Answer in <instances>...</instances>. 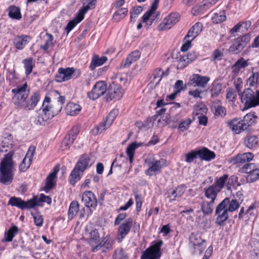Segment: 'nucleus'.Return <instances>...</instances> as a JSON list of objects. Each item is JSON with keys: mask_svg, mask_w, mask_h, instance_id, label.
Segmentation results:
<instances>
[{"mask_svg": "<svg viewBox=\"0 0 259 259\" xmlns=\"http://www.w3.org/2000/svg\"><path fill=\"white\" fill-rule=\"evenodd\" d=\"M159 15V13L147 12L142 17L143 22L148 26H151Z\"/></svg>", "mask_w": 259, "mask_h": 259, "instance_id": "c756f323", "label": "nucleus"}, {"mask_svg": "<svg viewBox=\"0 0 259 259\" xmlns=\"http://www.w3.org/2000/svg\"><path fill=\"white\" fill-rule=\"evenodd\" d=\"M242 170L246 174V181L248 183L254 182L259 179V168L254 163L244 164Z\"/></svg>", "mask_w": 259, "mask_h": 259, "instance_id": "9d476101", "label": "nucleus"}, {"mask_svg": "<svg viewBox=\"0 0 259 259\" xmlns=\"http://www.w3.org/2000/svg\"><path fill=\"white\" fill-rule=\"evenodd\" d=\"M228 179V175L227 174H224L223 176L219 178H215L214 183L212 185L220 192L224 188L225 184H226Z\"/></svg>", "mask_w": 259, "mask_h": 259, "instance_id": "c9c22d12", "label": "nucleus"}, {"mask_svg": "<svg viewBox=\"0 0 259 259\" xmlns=\"http://www.w3.org/2000/svg\"><path fill=\"white\" fill-rule=\"evenodd\" d=\"M82 201L87 207L90 208V214L96 210L97 200L92 192L90 191L84 192L82 196Z\"/></svg>", "mask_w": 259, "mask_h": 259, "instance_id": "f8f14e48", "label": "nucleus"}, {"mask_svg": "<svg viewBox=\"0 0 259 259\" xmlns=\"http://www.w3.org/2000/svg\"><path fill=\"white\" fill-rule=\"evenodd\" d=\"M138 147V146L136 143H132L126 149V154L129 157V160L131 163L133 161L135 151Z\"/></svg>", "mask_w": 259, "mask_h": 259, "instance_id": "5fc2aeb1", "label": "nucleus"}, {"mask_svg": "<svg viewBox=\"0 0 259 259\" xmlns=\"http://www.w3.org/2000/svg\"><path fill=\"white\" fill-rule=\"evenodd\" d=\"M248 62L244 58H241L238 59L234 64L232 66V75L234 77L238 75L239 72L241 69H245L248 66Z\"/></svg>", "mask_w": 259, "mask_h": 259, "instance_id": "6ab92c4d", "label": "nucleus"}, {"mask_svg": "<svg viewBox=\"0 0 259 259\" xmlns=\"http://www.w3.org/2000/svg\"><path fill=\"white\" fill-rule=\"evenodd\" d=\"M242 103L244 104V109H249L259 105V90L253 91L250 88L244 90L239 93Z\"/></svg>", "mask_w": 259, "mask_h": 259, "instance_id": "7ed1b4c3", "label": "nucleus"}, {"mask_svg": "<svg viewBox=\"0 0 259 259\" xmlns=\"http://www.w3.org/2000/svg\"><path fill=\"white\" fill-rule=\"evenodd\" d=\"M253 158V155L251 152H246L238 154L235 158V161L237 163H245L249 162Z\"/></svg>", "mask_w": 259, "mask_h": 259, "instance_id": "473e14b6", "label": "nucleus"}, {"mask_svg": "<svg viewBox=\"0 0 259 259\" xmlns=\"http://www.w3.org/2000/svg\"><path fill=\"white\" fill-rule=\"evenodd\" d=\"M145 162L148 166V168L145 170V174L150 177L160 173L161 169L167 165L165 159L162 158L157 160L153 156L145 159Z\"/></svg>", "mask_w": 259, "mask_h": 259, "instance_id": "20e7f679", "label": "nucleus"}, {"mask_svg": "<svg viewBox=\"0 0 259 259\" xmlns=\"http://www.w3.org/2000/svg\"><path fill=\"white\" fill-rule=\"evenodd\" d=\"M18 232V228L16 226H12L9 230L6 231L5 233V239L6 241L10 242L12 241L14 237Z\"/></svg>", "mask_w": 259, "mask_h": 259, "instance_id": "49530a36", "label": "nucleus"}, {"mask_svg": "<svg viewBox=\"0 0 259 259\" xmlns=\"http://www.w3.org/2000/svg\"><path fill=\"white\" fill-rule=\"evenodd\" d=\"M141 53L139 51L132 52L126 58L123 64V67H129L133 62L139 59Z\"/></svg>", "mask_w": 259, "mask_h": 259, "instance_id": "e433bc0d", "label": "nucleus"}, {"mask_svg": "<svg viewBox=\"0 0 259 259\" xmlns=\"http://www.w3.org/2000/svg\"><path fill=\"white\" fill-rule=\"evenodd\" d=\"M9 16L10 18L17 20H19L22 17L20 9L14 6L9 7Z\"/></svg>", "mask_w": 259, "mask_h": 259, "instance_id": "37998d69", "label": "nucleus"}, {"mask_svg": "<svg viewBox=\"0 0 259 259\" xmlns=\"http://www.w3.org/2000/svg\"><path fill=\"white\" fill-rule=\"evenodd\" d=\"M8 205L17 207L22 210L33 208L37 205V196H33L32 199L26 201L20 197H12L10 198Z\"/></svg>", "mask_w": 259, "mask_h": 259, "instance_id": "39448f33", "label": "nucleus"}, {"mask_svg": "<svg viewBox=\"0 0 259 259\" xmlns=\"http://www.w3.org/2000/svg\"><path fill=\"white\" fill-rule=\"evenodd\" d=\"M249 40V37L244 35L235 39L233 44L229 47V51L234 54L239 53L245 47L246 44Z\"/></svg>", "mask_w": 259, "mask_h": 259, "instance_id": "9b49d317", "label": "nucleus"}, {"mask_svg": "<svg viewBox=\"0 0 259 259\" xmlns=\"http://www.w3.org/2000/svg\"><path fill=\"white\" fill-rule=\"evenodd\" d=\"M185 190L186 187L184 185H179L172 191L171 195L174 196L175 199L180 198L184 194Z\"/></svg>", "mask_w": 259, "mask_h": 259, "instance_id": "6e6d98bb", "label": "nucleus"}, {"mask_svg": "<svg viewBox=\"0 0 259 259\" xmlns=\"http://www.w3.org/2000/svg\"><path fill=\"white\" fill-rule=\"evenodd\" d=\"M218 0H203V4L199 6L195 7L193 9L198 11V12L209 9L210 7L214 5Z\"/></svg>", "mask_w": 259, "mask_h": 259, "instance_id": "c03bdc74", "label": "nucleus"}, {"mask_svg": "<svg viewBox=\"0 0 259 259\" xmlns=\"http://www.w3.org/2000/svg\"><path fill=\"white\" fill-rule=\"evenodd\" d=\"M12 93L14 94V96H21L26 95L28 97L30 93V89L27 82H25L22 85H18L16 88L12 90Z\"/></svg>", "mask_w": 259, "mask_h": 259, "instance_id": "b1692460", "label": "nucleus"}, {"mask_svg": "<svg viewBox=\"0 0 259 259\" xmlns=\"http://www.w3.org/2000/svg\"><path fill=\"white\" fill-rule=\"evenodd\" d=\"M107 84L105 81H98V98L107 92Z\"/></svg>", "mask_w": 259, "mask_h": 259, "instance_id": "052dcab7", "label": "nucleus"}, {"mask_svg": "<svg viewBox=\"0 0 259 259\" xmlns=\"http://www.w3.org/2000/svg\"><path fill=\"white\" fill-rule=\"evenodd\" d=\"M35 151V147L34 146L29 147L25 157L19 165L20 171L24 172L29 167L32 163Z\"/></svg>", "mask_w": 259, "mask_h": 259, "instance_id": "2eb2a0df", "label": "nucleus"}, {"mask_svg": "<svg viewBox=\"0 0 259 259\" xmlns=\"http://www.w3.org/2000/svg\"><path fill=\"white\" fill-rule=\"evenodd\" d=\"M51 102V99L49 97H46L44 101L42 104V111L45 112L48 114H54V112L51 111L52 107L50 105Z\"/></svg>", "mask_w": 259, "mask_h": 259, "instance_id": "bf43d9fd", "label": "nucleus"}, {"mask_svg": "<svg viewBox=\"0 0 259 259\" xmlns=\"http://www.w3.org/2000/svg\"><path fill=\"white\" fill-rule=\"evenodd\" d=\"M23 63L24 65V68L25 70V74L26 76L29 75L32 70L33 66V58H28L24 59L23 61Z\"/></svg>", "mask_w": 259, "mask_h": 259, "instance_id": "3c124183", "label": "nucleus"}, {"mask_svg": "<svg viewBox=\"0 0 259 259\" xmlns=\"http://www.w3.org/2000/svg\"><path fill=\"white\" fill-rule=\"evenodd\" d=\"M180 19V15L178 13H171L165 18L158 26L159 31H165L171 28Z\"/></svg>", "mask_w": 259, "mask_h": 259, "instance_id": "423d86ee", "label": "nucleus"}, {"mask_svg": "<svg viewBox=\"0 0 259 259\" xmlns=\"http://www.w3.org/2000/svg\"><path fill=\"white\" fill-rule=\"evenodd\" d=\"M118 114V110L117 109L112 110L107 116L105 120L100 123V126H98V134L102 133L108 128L112 124Z\"/></svg>", "mask_w": 259, "mask_h": 259, "instance_id": "dca6fc26", "label": "nucleus"}, {"mask_svg": "<svg viewBox=\"0 0 259 259\" xmlns=\"http://www.w3.org/2000/svg\"><path fill=\"white\" fill-rule=\"evenodd\" d=\"M128 255L121 248L115 250L112 255L113 259H128Z\"/></svg>", "mask_w": 259, "mask_h": 259, "instance_id": "864d4df0", "label": "nucleus"}, {"mask_svg": "<svg viewBox=\"0 0 259 259\" xmlns=\"http://www.w3.org/2000/svg\"><path fill=\"white\" fill-rule=\"evenodd\" d=\"M246 84L249 87H256L259 85V73L252 71L251 74L246 80Z\"/></svg>", "mask_w": 259, "mask_h": 259, "instance_id": "ea45409f", "label": "nucleus"}, {"mask_svg": "<svg viewBox=\"0 0 259 259\" xmlns=\"http://www.w3.org/2000/svg\"><path fill=\"white\" fill-rule=\"evenodd\" d=\"M79 204L77 201L71 202L68 211V217L69 220H71L77 215L79 211Z\"/></svg>", "mask_w": 259, "mask_h": 259, "instance_id": "f704fd0d", "label": "nucleus"}, {"mask_svg": "<svg viewBox=\"0 0 259 259\" xmlns=\"http://www.w3.org/2000/svg\"><path fill=\"white\" fill-rule=\"evenodd\" d=\"M197 151L192 150L185 155V161L187 163H190L197 158Z\"/></svg>", "mask_w": 259, "mask_h": 259, "instance_id": "680f3d73", "label": "nucleus"}, {"mask_svg": "<svg viewBox=\"0 0 259 259\" xmlns=\"http://www.w3.org/2000/svg\"><path fill=\"white\" fill-rule=\"evenodd\" d=\"M89 160L90 159L88 155H82L79 159L74 168L79 171L83 172L89 165Z\"/></svg>", "mask_w": 259, "mask_h": 259, "instance_id": "c85d7f7f", "label": "nucleus"}, {"mask_svg": "<svg viewBox=\"0 0 259 259\" xmlns=\"http://www.w3.org/2000/svg\"><path fill=\"white\" fill-rule=\"evenodd\" d=\"M238 181V178L234 175L231 176L226 182V187L228 190H230L232 186H233Z\"/></svg>", "mask_w": 259, "mask_h": 259, "instance_id": "69168bd1", "label": "nucleus"}, {"mask_svg": "<svg viewBox=\"0 0 259 259\" xmlns=\"http://www.w3.org/2000/svg\"><path fill=\"white\" fill-rule=\"evenodd\" d=\"M237 97V94L236 91L232 89L229 88L227 91L226 99L230 103V104H233L235 101Z\"/></svg>", "mask_w": 259, "mask_h": 259, "instance_id": "4d7b16f0", "label": "nucleus"}, {"mask_svg": "<svg viewBox=\"0 0 259 259\" xmlns=\"http://www.w3.org/2000/svg\"><path fill=\"white\" fill-rule=\"evenodd\" d=\"M203 25L201 23L197 22L195 23L189 30L187 34L185 37L184 39L187 38L193 40L202 31Z\"/></svg>", "mask_w": 259, "mask_h": 259, "instance_id": "4be33fe9", "label": "nucleus"}, {"mask_svg": "<svg viewBox=\"0 0 259 259\" xmlns=\"http://www.w3.org/2000/svg\"><path fill=\"white\" fill-rule=\"evenodd\" d=\"M243 143L248 148L254 149L258 146V138L255 136H247L244 138Z\"/></svg>", "mask_w": 259, "mask_h": 259, "instance_id": "393cba45", "label": "nucleus"}, {"mask_svg": "<svg viewBox=\"0 0 259 259\" xmlns=\"http://www.w3.org/2000/svg\"><path fill=\"white\" fill-rule=\"evenodd\" d=\"M128 10L125 8L118 9L113 14V19L115 21H119L125 17Z\"/></svg>", "mask_w": 259, "mask_h": 259, "instance_id": "8fccbe9b", "label": "nucleus"}, {"mask_svg": "<svg viewBox=\"0 0 259 259\" xmlns=\"http://www.w3.org/2000/svg\"><path fill=\"white\" fill-rule=\"evenodd\" d=\"M89 240V244L93 247L92 251L96 252L97 250V231L96 229L90 232Z\"/></svg>", "mask_w": 259, "mask_h": 259, "instance_id": "a19ab883", "label": "nucleus"}, {"mask_svg": "<svg viewBox=\"0 0 259 259\" xmlns=\"http://www.w3.org/2000/svg\"><path fill=\"white\" fill-rule=\"evenodd\" d=\"M212 21L214 23H220L224 22L226 19V16L224 12L214 13L212 17Z\"/></svg>", "mask_w": 259, "mask_h": 259, "instance_id": "13d9d810", "label": "nucleus"}, {"mask_svg": "<svg viewBox=\"0 0 259 259\" xmlns=\"http://www.w3.org/2000/svg\"><path fill=\"white\" fill-rule=\"evenodd\" d=\"M207 111V109L203 103H199L194 106L193 114L196 116H200L206 114Z\"/></svg>", "mask_w": 259, "mask_h": 259, "instance_id": "79ce46f5", "label": "nucleus"}, {"mask_svg": "<svg viewBox=\"0 0 259 259\" xmlns=\"http://www.w3.org/2000/svg\"><path fill=\"white\" fill-rule=\"evenodd\" d=\"M54 114H48L41 111L39 113L34 122L37 125H45L46 122L54 117Z\"/></svg>", "mask_w": 259, "mask_h": 259, "instance_id": "2f4dec72", "label": "nucleus"}, {"mask_svg": "<svg viewBox=\"0 0 259 259\" xmlns=\"http://www.w3.org/2000/svg\"><path fill=\"white\" fill-rule=\"evenodd\" d=\"M223 51L219 49H215L213 51L211 56V61H220L223 57Z\"/></svg>", "mask_w": 259, "mask_h": 259, "instance_id": "0e129e2a", "label": "nucleus"}, {"mask_svg": "<svg viewBox=\"0 0 259 259\" xmlns=\"http://www.w3.org/2000/svg\"><path fill=\"white\" fill-rule=\"evenodd\" d=\"M14 153L9 152L5 155L0 163V183L5 185H10L14 178Z\"/></svg>", "mask_w": 259, "mask_h": 259, "instance_id": "f03ea898", "label": "nucleus"}, {"mask_svg": "<svg viewBox=\"0 0 259 259\" xmlns=\"http://www.w3.org/2000/svg\"><path fill=\"white\" fill-rule=\"evenodd\" d=\"M228 126L235 134H239L243 131L246 130V127L244 126V124L242 119L238 118H234L227 123Z\"/></svg>", "mask_w": 259, "mask_h": 259, "instance_id": "f3484780", "label": "nucleus"}, {"mask_svg": "<svg viewBox=\"0 0 259 259\" xmlns=\"http://www.w3.org/2000/svg\"><path fill=\"white\" fill-rule=\"evenodd\" d=\"M198 156L201 159L209 161L215 158V154L208 149L204 148L197 151Z\"/></svg>", "mask_w": 259, "mask_h": 259, "instance_id": "7c9ffc66", "label": "nucleus"}, {"mask_svg": "<svg viewBox=\"0 0 259 259\" xmlns=\"http://www.w3.org/2000/svg\"><path fill=\"white\" fill-rule=\"evenodd\" d=\"M163 244L162 240L148 248L142 254L141 259H157L160 256V248Z\"/></svg>", "mask_w": 259, "mask_h": 259, "instance_id": "0eeeda50", "label": "nucleus"}, {"mask_svg": "<svg viewBox=\"0 0 259 259\" xmlns=\"http://www.w3.org/2000/svg\"><path fill=\"white\" fill-rule=\"evenodd\" d=\"M133 224V219L128 218L120 224L117 229L116 240L121 242L126 236L130 233Z\"/></svg>", "mask_w": 259, "mask_h": 259, "instance_id": "6e6552de", "label": "nucleus"}, {"mask_svg": "<svg viewBox=\"0 0 259 259\" xmlns=\"http://www.w3.org/2000/svg\"><path fill=\"white\" fill-rule=\"evenodd\" d=\"M30 40V37L28 35L16 36L14 39L13 44L17 49L21 50L24 48Z\"/></svg>", "mask_w": 259, "mask_h": 259, "instance_id": "aec40b11", "label": "nucleus"}, {"mask_svg": "<svg viewBox=\"0 0 259 259\" xmlns=\"http://www.w3.org/2000/svg\"><path fill=\"white\" fill-rule=\"evenodd\" d=\"M189 243L196 251H198L201 254L205 248V240L201 239L198 234L192 233L189 237Z\"/></svg>", "mask_w": 259, "mask_h": 259, "instance_id": "ddd939ff", "label": "nucleus"}, {"mask_svg": "<svg viewBox=\"0 0 259 259\" xmlns=\"http://www.w3.org/2000/svg\"><path fill=\"white\" fill-rule=\"evenodd\" d=\"M190 80L192 82L191 83L194 86L203 88L209 81L210 78L206 76H201L198 74H195L192 76Z\"/></svg>", "mask_w": 259, "mask_h": 259, "instance_id": "412c9836", "label": "nucleus"}, {"mask_svg": "<svg viewBox=\"0 0 259 259\" xmlns=\"http://www.w3.org/2000/svg\"><path fill=\"white\" fill-rule=\"evenodd\" d=\"M256 118L254 114L251 113H248L244 116L243 119L242 120L244 126L246 127V129L255 122Z\"/></svg>", "mask_w": 259, "mask_h": 259, "instance_id": "de8ad7c7", "label": "nucleus"}, {"mask_svg": "<svg viewBox=\"0 0 259 259\" xmlns=\"http://www.w3.org/2000/svg\"><path fill=\"white\" fill-rule=\"evenodd\" d=\"M28 97L26 95H22L21 97L19 96H13L12 97V101L17 109L24 108L25 110V106L27 104V99Z\"/></svg>", "mask_w": 259, "mask_h": 259, "instance_id": "cd10ccee", "label": "nucleus"}, {"mask_svg": "<svg viewBox=\"0 0 259 259\" xmlns=\"http://www.w3.org/2000/svg\"><path fill=\"white\" fill-rule=\"evenodd\" d=\"M190 62L189 61L186 55L181 57L178 62V68L180 69H183L186 67Z\"/></svg>", "mask_w": 259, "mask_h": 259, "instance_id": "338daca9", "label": "nucleus"}, {"mask_svg": "<svg viewBox=\"0 0 259 259\" xmlns=\"http://www.w3.org/2000/svg\"><path fill=\"white\" fill-rule=\"evenodd\" d=\"M220 192L215 188L212 185L207 188L204 189V193L205 197L209 200V201L214 202L218 194Z\"/></svg>", "mask_w": 259, "mask_h": 259, "instance_id": "bb28decb", "label": "nucleus"}, {"mask_svg": "<svg viewBox=\"0 0 259 259\" xmlns=\"http://www.w3.org/2000/svg\"><path fill=\"white\" fill-rule=\"evenodd\" d=\"M83 18L84 17L78 12H77L73 20L70 21L66 27V30L67 33L71 31L78 23L80 22L83 19Z\"/></svg>", "mask_w": 259, "mask_h": 259, "instance_id": "72a5a7b5", "label": "nucleus"}, {"mask_svg": "<svg viewBox=\"0 0 259 259\" xmlns=\"http://www.w3.org/2000/svg\"><path fill=\"white\" fill-rule=\"evenodd\" d=\"M58 171V169L55 168L54 171L50 174L47 177L45 187V190L47 192L52 189L55 185V179L57 177V174Z\"/></svg>", "mask_w": 259, "mask_h": 259, "instance_id": "5701e85b", "label": "nucleus"}, {"mask_svg": "<svg viewBox=\"0 0 259 259\" xmlns=\"http://www.w3.org/2000/svg\"><path fill=\"white\" fill-rule=\"evenodd\" d=\"M124 90L122 88L118 85H115L113 89L110 90L107 94L104 97L106 102L110 101H117L120 100L123 96Z\"/></svg>", "mask_w": 259, "mask_h": 259, "instance_id": "4468645a", "label": "nucleus"}, {"mask_svg": "<svg viewBox=\"0 0 259 259\" xmlns=\"http://www.w3.org/2000/svg\"><path fill=\"white\" fill-rule=\"evenodd\" d=\"M74 140L73 137H71L69 135H67L61 143L62 147H65L66 148L70 147L73 144Z\"/></svg>", "mask_w": 259, "mask_h": 259, "instance_id": "774afa93", "label": "nucleus"}, {"mask_svg": "<svg viewBox=\"0 0 259 259\" xmlns=\"http://www.w3.org/2000/svg\"><path fill=\"white\" fill-rule=\"evenodd\" d=\"M77 71L78 75H80L79 70L75 69L73 67H67L66 68H60L58 73L55 76V80L58 82H62L69 80L71 79L73 74Z\"/></svg>", "mask_w": 259, "mask_h": 259, "instance_id": "1a4fd4ad", "label": "nucleus"}, {"mask_svg": "<svg viewBox=\"0 0 259 259\" xmlns=\"http://www.w3.org/2000/svg\"><path fill=\"white\" fill-rule=\"evenodd\" d=\"M191 122L192 121L191 119L188 118L180 123L178 128L180 130L181 132H183L189 128Z\"/></svg>", "mask_w": 259, "mask_h": 259, "instance_id": "e2e57ef3", "label": "nucleus"}, {"mask_svg": "<svg viewBox=\"0 0 259 259\" xmlns=\"http://www.w3.org/2000/svg\"><path fill=\"white\" fill-rule=\"evenodd\" d=\"M97 0H87L86 3H83V7L78 11L83 17L88 10L95 7Z\"/></svg>", "mask_w": 259, "mask_h": 259, "instance_id": "58836bf2", "label": "nucleus"}, {"mask_svg": "<svg viewBox=\"0 0 259 259\" xmlns=\"http://www.w3.org/2000/svg\"><path fill=\"white\" fill-rule=\"evenodd\" d=\"M40 100V94L38 92L34 93L30 97L29 102H27L25 110L34 109Z\"/></svg>", "mask_w": 259, "mask_h": 259, "instance_id": "a878e982", "label": "nucleus"}, {"mask_svg": "<svg viewBox=\"0 0 259 259\" xmlns=\"http://www.w3.org/2000/svg\"><path fill=\"white\" fill-rule=\"evenodd\" d=\"M222 84L218 82H213L210 89L211 97H216L219 96L222 91Z\"/></svg>", "mask_w": 259, "mask_h": 259, "instance_id": "603ef678", "label": "nucleus"}, {"mask_svg": "<svg viewBox=\"0 0 259 259\" xmlns=\"http://www.w3.org/2000/svg\"><path fill=\"white\" fill-rule=\"evenodd\" d=\"M240 202L236 199L230 200L225 198L217 206L215 215L216 216L215 223L219 226H223L229 218V212H233L237 210Z\"/></svg>", "mask_w": 259, "mask_h": 259, "instance_id": "f257e3e1", "label": "nucleus"}, {"mask_svg": "<svg viewBox=\"0 0 259 259\" xmlns=\"http://www.w3.org/2000/svg\"><path fill=\"white\" fill-rule=\"evenodd\" d=\"M82 172L79 171L74 167L69 177V182L72 186L75 184L80 179L82 175Z\"/></svg>", "mask_w": 259, "mask_h": 259, "instance_id": "4c0bfd02", "label": "nucleus"}, {"mask_svg": "<svg viewBox=\"0 0 259 259\" xmlns=\"http://www.w3.org/2000/svg\"><path fill=\"white\" fill-rule=\"evenodd\" d=\"M214 202L204 201L201 204V210L204 214H209L212 211Z\"/></svg>", "mask_w": 259, "mask_h": 259, "instance_id": "09e8293b", "label": "nucleus"}, {"mask_svg": "<svg viewBox=\"0 0 259 259\" xmlns=\"http://www.w3.org/2000/svg\"><path fill=\"white\" fill-rule=\"evenodd\" d=\"M163 75L164 72L160 68L156 69L153 73V78L151 80L150 83L155 85H158Z\"/></svg>", "mask_w": 259, "mask_h": 259, "instance_id": "a18cd8bd", "label": "nucleus"}, {"mask_svg": "<svg viewBox=\"0 0 259 259\" xmlns=\"http://www.w3.org/2000/svg\"><path fill=\"white\" fill-rule=\"evenodd\" d=\"M113 242L112 239L107 237L100 242L98 244V252L101 254L102 257L112 248Z\"/></svg>", "mask_w": 259, "mask_h": 259, "instance_id": "a211bd4d", "label": "nucleus"}]
</instances>
